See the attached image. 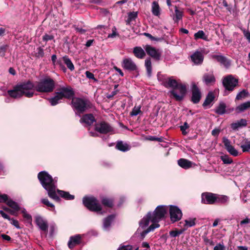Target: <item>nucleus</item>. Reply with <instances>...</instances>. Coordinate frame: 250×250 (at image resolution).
Wrapping results in <instances>:
<instances>
[{
	"instance_id": "18",
	"label": "nucleus",
	"mask_w": 250,
	"mask_h": 250,
	"mask_svg": "<svg viewBox=\"0 0 250 250\" xmlns=\"http://www.w3.org/2000/svg\"><path fill=\"white\" fill-rule=\"evenodd\" d=\"M35 222L39 228L43 231H47L48 228V225L46 221L40 216H37L35 218Z\"/></svg>"
},
{
	"instance_id": "28",
	"label": "nucleus",
	"mask_w": 250,
	"mask_h": 250,
	"mask_svg": "<svg viewBox=\"0 0 250 250\" xmlns=\"http://www.w3.org/2000/svg\"><path fill=\"white\" fill-rule=\"evenodd\" d=\"M160 225L159 224H151L146 229L143 231L141 233L142 239L145 238L146 234L151 231H153L155 229L159 228Z\"/></svg>"
},
{
	"instance_id": "24",
	"label": "nucleus",
	"mask_w": 250,
	"mask_h": 250,
	"mask_svg": "<svg viewBox=\"0 0 250 250\" xmlns=\"http://www.w3.org/2000/svg\"><path fill=\"white\" fill-rule=\"evenodd\" d=\"M223 143L225 146V148L231 154L234 156V148L230 145V141L226 137H223Z\"/></svg>"
},
{
	"instance_id": "53",
	"label": "nucleus",
	"mask_w": 250,
	"mask_h": 250,
	"mask_svg": "<svg viewBox=\"0 0 250 250\" xmlns=\"http://www.w3.org/2000/svg\"><path fill=\"white\" fill-rule=\"evenodd\" d=\"M8 196L7 194H0V202H4L6 204V202L9 200Z\"/></svg>"
},
{
	"instance_id": "38",
	"label": "nucleus",
	"mask_w": 250,
	"mask_h": 250,
	"mask_svg": "<svg viewBox=\"0 0 250 250\" xmlns=\"http://www.w3.org/2000/svg\"><path fill=\"white\" fill-rule=\"evenodd\" d=\"M152 12L155 16H158L160 14V8L158 3L153 1L152 4Z\"/></svg>"
},
{
	"instance_id": "35",
	"label": "nucleus",
	"mask_w": 250,
	"mask_h": 250,
	"mask_svg": "<svg viewBox=\"0 0 250 250\" xmlns=\"http://www.w3.org/2000/svg\"><path fill=\"white\" fill-rule=\"evenodd\" d=\"M194 37L195 40L201 39L205 41H208V36L205 35L204 32L202 30H199L197 33H195Z\"/></svg>"
},
{
	"instance_id": "1",
	"label": "nucleus",
	"mask_w": 250,
	"mask_h": 250,
	"mask_svg": "<svg viewBox=\"0 0 250 250\" xmlns=\"http://www.w3.org/2000/svg\"><path fill=\"white\" fill-rule=\"evenodd\" d=\"M34 87L40 92H51L54 89L55 82L51 78L47 77L41 80L35 86L32 83L28 81L15 85L13 89L7 91V93L10 97L14 99L21 98L23 95L30 98L34 95Z\"/></svg>"
},
{
	"instance_id": "9",
	"label": "nucleus",
	"mask_w": 250,
	"mask_h": 250,
	"mask_svg": "<svg viewBox=\"0 0 250 250\" xmlns=\"http://www.w3.org/2000/svg\"><path fill=\"white\" fill-rule=\"evenodd\" d=\"M57 92L59 94L62 99L63 98L69 99L73 97L74 95V91L70 86L61 87L59 89H58Z\"/></svg>"
},
{
	"instance_id": "23",
	"label": "nucleus",
	"mask_w": 250,
	"mask_h": 250,
	"mask_svg": "<svg viewBox=\"0 0 250 250\" xmlns=\"http://www.w3.org/2000/svg\"><path fill=\"white\" fill-rule=\"evenodd\" d=\"M203 82L207 85L214 83L215 78L212 73L205 74L203 77Z\"/></svg>"
},
{
	"instance_id": "55",
	"label": "nucleus",
	"mask_w": 250,
	"mask_h": 250,
	"mask_svg": "<svg viewBox=\"0 0 250 250\" xmlns=\"http://www.w3.org/2000/svg\"><path fill=\"white\" fill-rule=\"evenodd\" d=\"M85 75L87 78H89V79H92L95 82L97 81V80L95 78L94 74L91 72L87 71L85 72Z\"/></svg>"
},
{
	"instance_id": "57",
	"label": "nucleus",
	"mask_w": 250,
	"mask_h": 250,
	"mask_svg": "<svg viewBox=\"0 0 250 250\" xmlns=\"http://www.w3.org/2000/svg\"><path fill=\"white\" fill-rule=\"evenodd\" d=\"M189 127V126H180V130L183 135H186L188 134V132H187L186 130L188 129Z\"/></svg>"
},
{
	"instance_id": "49",
	"label": "nucleus",
	"mask_w": 250,
	"mask_h": 250,
	"mask_svg": "<svg viewBox=\"0 0 250 250\" xmlns=\"http://www.w3.org/2000/svg\"><path fill=\"white\" fill-rule=\"evenodd\" d=\"M1 208L3 209V210H4L8 213H9L11 215H16V216H17V215L16 213V212L14 210L12 209L11 208H8L5 206H2Z\"/></svg>"
},
{
	"instance_id": "59",
	"label": "nucleus",
	"mask_w": 250,
	"mask_h": 250,
	"mask_svg": "<svg viewBox=\"0 0 250 250\" xmlns=\"http://www.w3.org/2000/svg\"><path fill=\"white\" fill-rule=\"evenodd\" d=\"M118 34L116 33V28L115 27H114L112 28V33L109 34L108 35V38H114Z\"/></svg>"
},
{
	"instance_id": "29",
	"label": "nucleus",
	"mask_w": 250,
	"mask_h": 250,
	"mask_svg": "<svg viewBox=\"0 0 250 250\" xmlns=\"http://www.w3.org/2000/svg\"><path fill=\"white\" fill-rule=\"evenodd\" d=\"M116 148L122 151L125 152L129 150V147L127 144H124L122 141L117 143Z\"/></svg>"
},
{
	"instance_id": "41",
	"label": "nucleus",
	"mask_w": 250,
	"mask_h": 250,
	"mask_svg": "<svg viewBox=\"0 0 250 250\" xmlns=\"http://www.w3.org/2000/svg\"><path fill=\"white\" fill-rule=\"evenodd\" d=\"M138 12H132L128 13V19L126 21V22L127 24L130 23L131 21L133 20H135L136 18L137 17Z\"/></svg>"
},
{
	"instance_id": "3",
	"label": "nucleus",
	"mask_w": 250,
	"mask_h": 250,
	"mask_svg": "<svg viewBox=\"0 0 250 250\" xmlns=\"http://www.w3.org/2000/svg\"><path fill=\"white\" fill-rule=\"evenodd\" d=\"M164 85L167 88H172L170 93L176 101H180L183 100L187 91L185 85L179 83L172 78H169L165 81Z\"/></svg>"
},
{
	"instance_id": "20",
	"label": "nucleus",
	"mask_w": 250,
	"mask_h": 250,
	"mask_svg": "<svg viewBox=\"0 0 250 250\" xmlns=\"http://www.w3.org/2000/svg\"><path fill=\"white\" fill-rule=\"evenodd\" d=\"M56 194H58L59 197H61L66 200H72L74 199L75 196L71 195L69 192L56 188Z\"/></svg>"
},
{
	"instance_id": "64",
	"label": "nucleus",
	"mask_w": 250,
	"mask_h": 250,
	"mask_svg": "<svg viewBox=\"0 0 250 250\" xmlns=\"http://www.w3.org/2000/svg\"><path fill=\"white\" fill-rule=\"evenodd\" d=\"M220 131V130L219 129L215 128L212 131L211 134L214 136H217L218 135Z\"/></svg>"
},
{
	"instance_id": "19",
	"label": "nucleus",
	"mask_w": 250,
	"mask_h": 250,
	"mask_svg": "<svg viewBox=\"0 0 250 250\" xmlns=\"http://www.w3.org/2000/svg\"><path fill=\"white\" fill-rule=\"evenodd\" d=\"M191 61L196 65L200 64L204 60V56L201 52L196 51L190 56Z\"/></svg>"
},
{
	"instance_id": "32",
	"label": "nucleus",
	"mask_w": 250,
	"mask_h": 250,
	"mask_svg": "<svg viewBox=\"0 0 250 250\" xmlns=\"http://www.w3.org/2000/svg\"><path fill=\"white\" fill-rule=\"evenodd\" d=\"M115 215L114 214H111L108 215L104 220V227L105 228L109 227L111 225V223L115 219Z\"/></svg>"
},
{
	"instance_id": "62",
	"label": "nucleus",
	"mask_w": 250,
	"mask_h": 250,
	"mask_svg": "<svg viewBox=\"0 0 250 250\" xmlns=\"http://www.w3.org/2000/svg\"><path fill=\"white\" fill-rule=\"evenodd\" d=\"M244 35L246 38L250 42V32L249 31L244 30Z\"/></svg>"
},
{
	"instance_id": "17",
	"label": "nucleus",
	"mask_w": 250,
	"mask_h": 250,
	"mask_svg": "<svg viewBox=\"0 0 250 250\" xmlns=\"http://www.w3.org/2000/svg\"><path fill=\"white\" fill-rule=\"evenodd\" d=\"M80 123L82 124H85L87 125H91L96 122V120L92 114H86L83 115L80 119Z\"/></svg>"
},
{
	"instance_id": "61",
	"label": "nucleus",
	"mask_w": 250,
	"mask_h": 250,
	"mask_svg": "<svg viewBox=\"0 0 250 250\" xmlns=\"http://www.w3.org/2000/svg\"><path fill=\"white\" fill-rule=\"evenodd\" d=\"M53 39V36L52 35H49L48 34H45L43 36V40L45 41H48L49 40H51Z\"/></svg>"
},
{
	"instance_id": "12",
	"label": "nucleus",
	"mask_w": 250,
	"mask_h": 250,
	"mask_svg": "<svg viewBox=\"0 0 250 250\" xmlns=\"http://www.w3.org/2000/svg\"><path fill=\"white\" fill-rule=\"evenodd\" d=\"M122 66L124 69L130 71H135L137 69L136 64L131 58L124 59Z\"/></svg>"
},
{
	"instance_id": "25",
	"label": "nucleus",
	"mask_w": 250,
	"mask_h": 250,
	"mask_svg": "<svg viewBox=\"0 0 250 250\" xmlns=\"http://www.w3.org/2000/svg\"><path fill=\"white\" fill-rule=\"evenodd\" d=\"M250 108V101L240 104L235 108V111L238 113L244 112Z\"/></svg>"
},
{
	"instance_id": "50",
	"label": "nucleus",
	"mask_w": 250,
	"mask_h": 250,
	"mask_svg": "<svg viewBox=\"0 0 250 250\" xmlns=\"http://www.w3.org/2000/svg\"><path fill=\"white\" fill-rule=\"evenodd\" d=\"M35 55L38 58L42 57L44 55L43 49L41 47H38L37 49V52H36Z\"/></svg>"
},
{
	"instance_id": "15",
	"label": "nucleus",
	"mask_w": 250,
	"mask_h": 250,
	"mask_svg": "<svg viewBox=\"0 0 250 250\" xmlns=\"http://www.w3.org/2000/svg\"><path fill=\"white\" fill-rule=\"evenodd\" d=\"M201 97V94L196 84L192 85L191 101L194 104L199 102Z\"/></svg>"
},
{
	"instance_id": "5",
	"label": "nucleus",
	"mask_w": 250,
	"mask_h": 250,
	"mask_svg": "<svg viewBox=\"0 0 250 250\" xmlns=\"http://www.w3.org/2000/svg\"><path fill=\"white\" fill-rule=\"evenodd\" d=\"M83 204L90 211L97 212L102 210V207L99 201L94 196L83 197Z\"/></svg>"
},
{
	"instance_id": "10",
	"label": "nucleus",
	"mask_w": 250,
	"mask_h": 250,
	"mask_svg": "<svg viewBox=\"0 0 250 250\" xmlns=\"http://www.w3.org/2000/svg\"><path fill=\"white\" fill-rule=\"evenodd\" d=\"M94 131H90V135L92 137L98 136L97 132L101 134H107L112 130L111 126H93Z\"/></svg>"
},
{
	"instance_id": "56",
	"label": "nucleus",
	"mask_w": 250,
	"mask_h": 250,
	"mask_svg": "<svg viewBox=\"0 0 250 250\" xmlns=\"http://www.w3.org/2000/svg\"><path fill=\"white\" fill-rule=\"evenodd\" d=\"M132 246L131 245L121 246L117 250H132Z\"/></svg>"
},
{
	"instance_id": "36",
	"label": "nucleus",
	"mask_w": 250,
	"mask_h": 250,
	"mask_svg": "<svg viewBox=\"0 0 250 250\" xmlns=\"http://www.w3.org/2000/svg\"><path fill=\"white\" fill-rule=\"evenodd\" d=\"M249 96V92L246 89H243L239 92L235 97V99L238 100H242L245 99Z\"/></svg>"
},
{
	"instance_id": "44",
	"label": "nucleus",
	"mask_w": 250,
	"mask_h": 250,
	"mask_svg": "<svg viewBox=\"0 0 250 250\" xmlns=\"http://www.w3.org/2000/svg\"><path fill=\"white\" fill-rule=\"evenodd\" d=\"M41 202L42 204H43L45 206H46L48 207L51 208H52V211H55L54 205L52 203H50V202L49 201V200L47 198L42 199L41 200Z\"/></svg>"
},
{
	"instance_id": "48",
	"label": "nucleus",
	"mask_w": 250,
	"mask_h": 250,
	"mask_svg": "<svg viewBox=\"0 0 250 250\" xmlns=\"http://www.w3.org/2000/svg\"><path fill=\"white\" fill-rule=\"evenodd\" d=\"M249 223H250V219L246 217L245 219L240 221L237 226H240L242 227H245Z\"/></svg>"
},
{
	"instance_id": "26",
	"label": "nucleus",
	"mask_w": 250,
	"mask_h": 250,
	"mask_svg": "<svg viewBox=\"0 0 250 250\" xmlns=\"http://www.w3.org/2000/svg\"><path fill=\"white\" fill-rule=\"evenodd\" d=\"M133 52L135 57L139 59H143L146 56L144 50L141 47H134Z\"/></svg>"
},
{
	"instance_id": "11",
	"label": "nucleus",
	"mask_w": 250,
	"mask_h": 250,
	"mask_svg": "<svg viewBox=\"0 0 250 250\" xmlns=\"http://www.w3.org/2000/svg\"><path fill=\"white\" fill-rule=\"evenodd\" d=\"M144 48L147 54L152 58L156 60H159L160 59L161 53L158 49H156L155 48L149 45H146Z\"/></svg>"
},
{
	"instance_id": "43",
	"label": "nucleus",
	"mask_w": 250,
	"mask_h": 250,
	"mask_svg": "<svg viewBox=\"0 0 250 250\" xmlns=\"http://www.w3.org/2000/svg\"><path fill=\"white\" fill-rule=\"evenodd\" d=\"M195 221L196 218H194L192 219H190L189 220H186L185 221V224H184V227L185 228L191 227L194 226L195 225Z\"/></svg>"
},
{
	"instance_id": "14",
	"label": "nucleus",
	"mask_w": 250,
	"mask_h": 250,
	"mask_svg": "<svg viewBox=\"0 0 250 250\" xmlns=\"http://www.w3.org/2000/svg\"><path fill=\"white\" fill-rule=\"evenodd\" d=\"M234 78L231 75H229L223 80V84L228 91H232L234 88Z\"/></svg>"
},
{
	"instance_id": "13",
	"label": "nucleus",
	"mask_w": 250,
	"mask_h": 250,
	"mask_svg": "<svg viewBox=\"0 0 250 250\" xmlns=\"http://www.w3.org/2000/svg\"><path fill=\"white\" fill-rule=\"evenodd\" d=\"M83 242L82 235L80 234H76L70 237L68 242V247L69 249H72L76 246L80 245Z\"/></svg>"
},
{
	"instance_id": "31",
	"label": "nucleus",
	"mask_w": 250,
	"mask_h": 250,
	"mask_svg": "<svg viewBox=\"0 0 250 250\" xmlns=\"http://www.w3.org/2000/svg\"><path fill=\"white\" fill-rule=\"evenodd\" d=\"M6 205L10 208H11L14 210L16 212H17L20 210V208L18 203L11 199H9V200L6 202Z\"/></svg>"
},
{
	"instance_id": "63",
	"label": "nucleus",
	"mask_w": 250,
	"mask_h": 250,
	"mask_svg": "<svg viewBox=\"0 0 250 250\" xmlns=\"http://www.w3.org/2000/svg\"><path fill=\"white\" fill-rule=\"evenodd\" d=\"M23 217L29 222L32 221V216L28 213L24 214L23 215Z\"/></svg>"
},
{
	"instance_id": "33",
	"label": "nucleus",
	"mask_w": 250,
	"mask_h": 250,
	"mask_svg": "<svg viewBox=\"0 0 250 250\" xmlns=\"http://www.w3.org/2000/svg\"><path fill=\"white\" fill-rule=\"evenodd\" d=\"M62 59V62L66 65L68 69H69L71 71H72L74 69V66L73 63L67 56H65L63 57Z\"/></svg>"
},
{
	"instance_id": "39",
	"label": "nucleus",
	"mask_w": 250,
	"mask_h": 250,
	"mask_svg": "<svg viewBox=\"0 0 250 250\" xmlns=\"http://www.w3.org/2000/svg\"><path fill=\"white\" fill-rule=\"evenodd\" d=\"M145 66L146 69L147 74L149 76L151 75L152 71V66L151 60L149 58L145 60Z\"/></svg>"
},
{
	"instance_id": "16",
	"label": "nucleus",
	"mask_w": 250,
	"mask_h": 250,
	"mask_svg": "<svg viewBox=\"0 0 250 250\" xmlns=\"http://www.w3.org/2000/svg\"><path fill=\"white\" fill-rule=\"evenodd\" d=\"M212 59H215L221 65L225 67L228 68L231 64L230 61L222 55H214L212 56Z\"/></svg>"
},
{
	"instance_id": "34",
	"label": "nucleus",
	"mask_w": 250,
	"mask_h": 250,
	"mask_svg": "<svg viewBox=\"0 0 250 250\" xmlns=\"http://www.w3.org/2000/svg\"><path fill=\"white\" fill-rule=\"evenodd\" d=\"M214 99V96L212 92H209L206 97L205 102L203 104V106L209 105Z\"/></svg>"
},
{
	"instance_id": "42",
	"label": "nucleus",
	"mask_w": 250,
	"mask_h": 250,
	"mask_svg": "<svg viewBox=\"0 0 250 250\" xmlns=\"http://www.w3.org/2000/svg\"><path fill=\"white\" fill-rule=\"evenodd\" d=\"M141 113V106H135L132 109V111L130 113V115L132 116H137Z\"/></svg>"
},
{
	"instance_id": "6",
	"label": "nucleus",
	"mask_w": 250,
	"mask_h": 250,
	"mask_svg": "<svg viewBox=\"0 0 250 250\" xmlns=\"http://www.w3.org/2000/svg\"><path fill=\"white\" fill-rule=\"evenodd\" d=\"M167 211V206L164 205L157 206L153 213L152 212V224H158L161 220L164 219Z\"/></svg>"
},
{
	"instance_id": "58",
	"label": "nucleus",
	"mask_w": 250,
	"mask_h": 250,
	"mask_svg": "<svg viewBox=\"0 0 250 250\" xmlns=\"http://www.w3.org/2000/svg\"><path fill=\"white\" fill-rule=\"evenodd\" d=\"M0 214L4 219H7V220L11 219L10 217L8 214H7L4 212V210H0Z\"/></svg>"
},
{
	"instance_id": "30",
	"label": "nucleus",
	"mask_w": 250,
	"mask_h": 250,
	"mask_svg": "<svg viewBox=\"0 0 250 250\" xmlns=\"http://www.w3.org/2000/svg\"><path fill=\"white\" fill-rule=\"evenodd\" d=\"M183 16V11L178 9L177 6H175V13L173 15V20L175 22H178L181 20Z\"/></svg>"
},
{
	"instance_id": "46",
	"label": "nucleus",
	"mask_w": 250,
	"mask_h": 250,
	"mask_svg": "<svg viewBox=\"0 0 250 250\" xmlns=\"http://www.w3.org/2000/svg\"><path fill=\"white\" fill-rule=\"evenodd\" d=\"M221 159L224 164H229L233 162L232 159L229 158L228 155H225L221 156Z\"/></svg>"
},
{
	"instance_id": "21",
	"label": "nucleus",
	"mask_w": 250,
	"mask_h": 250,
	"mask_svg": "<svg viewBox=\"0 0 250 250\" xmlns=\"http://www.w3.org/2000/svg\"><path fill=\"white\" fill-rule=\"evenodd\" d=\"M152 212L149 211L147 213L146 216H144L141 220L140 225L142 228L147 227L149 225L150 221L152 222Z\"/></svg>"
},
{
	"instance_id": "7",
	"label": "nucleus",
	"mask_w": 250,
	"mask_h": 250,
	"mask_svg": "<svg viewBox=\"0 0 250 250\" xmlns=\"http://www.w3.org/2000/svg\"><path fill=\"white\" fill-rule=\"evenodd\" d=\"M73 107L76 110L77 114H81L88 108V104L86 101L80 98H74L72 100Z\"/></svg>"
},
{
	"instance_id": "27",
	"label": "nucleus",
	"mask_w": 250,
	"mask_h": 250,
	"mask_svg": "<svg viewBox=\"0 0 250 250\" xmlns=\"http://www.w3.org/2000/svg\"><path fill=\"white\" fill-rule=\"evenodd\" d=\"M101 203L104 207L109 208H112L114 206V200L112 198L102 197Z\"/></svg>"
},
{
	"instance_id": "8",
	"label": "nucleus",
	"mask_w": 250,
	"mask_h": 250,
	"mask_svg": "<svg viewBox=\"0 0 250 250\" xmlns=\"http://www.w3.org/2000/svg\"><path fill=\"white\" fill-rule=\"evenodd\" d=\"M169 215L172 223L178 222L181 219L183 213L181 210L176 206H169Z\"/></svg>"
},
{
	"instance_id": "54",
	"label": "nucleus",
	"mask_w": 250,
	"mask_h": 250,
	"mask_svg": "<svg viewBox=\"0 0 250 250\" xmlns=\"http://www.w3.org/2000/svg\"><path fill=\"white\" fill-rule=\"evenodd\" d=\"M8 46L7 45H3L0 46V56H4L5 53L7 48Z\"/></svg>"
},
{
	"instance_id": "4",
	"label": "nucleus",
	"mask_w": 250,
	"mask_h": 250,
	"mask_svg": "<svg viewBox=\"0 0 250 250\" xmlns=\"http://www.w3.org/2000/svg\"><path fill=\"white\" fill-rule=\"evenodd\" d=\"M228 197L209 192H203L201 194V203L208 205H221L228 202Z\"/></svg>"
},
{
	"instance_id": "37",
	"label": "nucleus",
	"mask_w": 250,
	"mask_h": 250,
	"mask_svg": "<svg viewBox=\"0 0 250 250\" xmlns=\"http://www.w3.org/2000/svg\"><path fill=\"white\" fill-rule=\"evenodd\" d=\"M226 106L223 103H221L215 109V112L218 114L222 115L226 111Z\"/></svg>"
},
{
	"instance_id": "45",
	"label": "nucleus",
	"mask_w": 250,
	"mask_h": 250,
	"mask_svg": "<svg viewBox=\"0 0 250 250\" xmlns=\"http://www.w3.org/2000/svg\"><path fill=\"white\" fill-rule=\"evenodd\" d=\"M146 140L151 141H157L162 142L164 141L163 137H157L156 136H149L146 138Z\"/></svg>"
},
{
	"instance_id": "2",
	"label": "nucleus",
	"mask_w": 250,
	"mask_h": 250,
	"mask_svg": "<svg viewBox=\"0 0 250 250\" xmlns=\"http://www.w3.org/2000/svg\"><path fill=\"white\" fill-rule=\"evenodd\" d=\"M38 179L42 187L47 191L48 196L55 202L60 203L61 199L56 194L55 178L53 179L46 171H42L38 174Z\"/></svg>"
},
{
	"instance_id": "52",
	"label": "nucleus",
	"mask_w": 250,
	"mask_h": 250,
	"mask_svg": "<svg viewBox=\"0 0 250 250\" xmlns=\"http://www.w3.org/2000/svg\"><path fill=\"white\" fill-rule=\"evenodd\" d=\"M8 220L10 222V223L12 225L14 226L16 228L21 229V227L19 225V222L18 220L14 219L13 218H11V219H9Z\"/></svg>"
},
{
	"instance_id": "60",
	"label": "nucleus",
	"mask_w": 250,
	"mask_h": 250,
	"mask_svg": "<svg viewBox=\"0 0 250 250\" xmlns=\"http://www.w3.org/2000/svg\"><path fill=\"white\" fill-rule=\"evenodd\" d=\"M169 235L172 237H176L178 236L179 235L178 234V231H177V229H176L175 230L169 231Z\"/></svg>"
},
{
	"instance_id": "40",
	"label": "nucleus",
	"mask_w": 250,
	"mask_h": 250,
	"mask_svg": "<svg viewBox=\"0 0 250 250\" xmlns=\"http://www.w3.org/2000/svg\"><path fill=\"white\" fill-rule=\"evenodd\" d=\"M61 99H62V98L57 92L56 95L53 98L50 99V102L52 105H55L59 103V101Z\"/></svg>"
},
{
	"instance_id": "47",
	"label": "nucleus",
	"mask_w": 250,
	"mask_h": 250,
	"mask_svg": "<svg viewBox=\"0 0 250 250\" xmlns=\"http://www.w3.org/2000/svg\"><path fill=\"white\" fill-rule=\"evenodd\" d=\"M202 237L206 245L213 246L215 245V243L211 239H209L206 236H203Z\"/></svg>"
},
{
	"instance_id": "22",
	"label": "nucleus",
	"mask_w": 250,
	"mask_h": 250,
	"mask_svg": "<svg viewBox=\"0 0 250 250\" xmlns=\"http://www.w3.org/2000/svg\"><path fill=\"white\" fill-rule=\"evenodd\" d=\"M178 164L182 168L187 169L192 167V163L188 160L181 158L178 160Z\"/></svg>"
},
{
	"instance_id": "51",
	"label": "nucleus",
	"mask_w": 250,
	"mask_h": 250,
	"mask_svg": "<svg viewBox=\"0 0 250 250\" xmlns=\"http://www.w3.org/2000/svg\"><path fill=\"white\" fill-rule=\"evenodd\" d=\"M243 152L250 151V142L247 143L246 144L241 146Z\"/></svg>"
}]
</instances>
